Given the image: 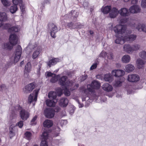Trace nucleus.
I'll list each match as a JSON object with an SVG mask.
<instances>
[{
    "instance_id": "6",
    "label": "nucleus",
    "mask_w": 146,
    "mask_h": 146,
    "mask_svg": "<svg viewBox=\"0 0 146 146\" xmlns=\"http://www.w3.org/2000/svg\"><path fill=\"white\" fill-rule=\"evenodd\" d=\"M0 28L3 29H8V32L11 33L17 32L20 29V27L17 25L11 27V25L9 24L4 23L0 21Z\"/></svg>"
},
{
    "instance_id": "33",
    "label": "nucleus",
    "mask_w": 146,
    "mask_h": 146,
    "mask_svg": "<svg viewBox=\"0 0 146 146\" xmlns=\"http://www.w3.org/2000/svg\"><path fill=\"white\" fill-rule=\"evenodd\" d=\"M56 95L57 94L55 92L51 91L49 93L48 96V98L50 99L54 100H56Z\"/></svg>"
},
{
    "instance_id": "4",
    "label": "nucleus",
    "mask_w": 146,
    "mask_h": 146,
    "mask_svg": "<svg viewBox=\"0 0 146 146\" xmlns=\"http://www.w3.org/2000/svg\"><path fill=\"white\" fill-rule=\"evenodd\" d=\"M12 110V111L15 112L17 111H19L20 116L23 120H27L30 116L29 112L26 111L19 105H17L15 107H13Z\"/></svg>"
},
{
    "instance_id": "24",
    "label": "nucleus",
    "mask_w": 146,
    "mask_h": 146,
    "mask_svg": "<svg viewBox=\"0 0 146 146\" xmlns=\"http://www.w3.org/2000/svg\"><path fill=\"white\" fill-rule=\"evenodd\" d=\"M135 67L133 65L131 64H128L125 66L124 70L126 72L130 73L133 71Z\"/></svg>"
},
{
    "instance_id": "48",
    "label": "nucleus",
    "mask_w": 146,
    "mask_h": 146,
    "mask_svg": "<svg viewBox=\"0 0 146 146\" xmlns=\"http://www.w3.org/2000/svg\"><path fill=\"white\" fill-rule=\"evenodd\" d=\"M56 92L58 96H60L62 94V90L60 88H58L56 90Z\"/></svg>"
},
{
    "instance_id": "38",
    "label": "nucleus",
    "mask_w": 146,
    "mask_h": 146,
    "mask_svg": "<svg viewBox=\"0 0 146 146\" xmlns=\"http://www.w3.org/2000/svg\"><path fill=\"white\" fill-rule=\"evenodd\" d=\"M17 5L14 4V5L11 6L10 8V11L12 13H15L17 10Z\"/></svg>"
},
{
    "instance_id": "32",
    "label": "nucleus",
    "mask_w": 146,
    "mask_h": 146,
    "mask_svg": "<svg viewBox=\"0 0 146 146\" xmlns=\"http://www.w3.org/2000/svg\"><path fill=\"white\" fill-rule=\"evenodd\" d=\"M32 68L31 63L29 62L26 65L24 70L25 73H28L30 72Z\"/></svg>"
},
{
    "instance_id": "13",
    "label": "nucleus",
    "mask_w": 146,
    "mask_h": 146,
    "mask_svg": "<svg viewBox=\"0 0 146 146\" xmlns=\"http://www.w3.org/2000/svg\"><path fill=\"white\" fill-rule=\"evenodd\" d=\"M50 29L51 36L53 38L56 37L55 34L58 31L57 27L53 24H52L49 26Z\"/></svg>"
},
{
    "instance_id": "35",
    "label": "nucleus",
    "mask_w": 146,
    "mask_h": 146,
    "mask_svg": "<svg viewBox=\"0 0 146 146\" xmlns=\"http://www.w3.org/2000/svg\"><path fill=\"white\" fill-rule=\"evenodd\" d=\"M1 2L5 7H9L11 5V2L8 0H1Z\"/></svg>"
},
{
    "instance_id": "54",
    "label": "nucleus",
    "mask_w": 146,
    "mask_h": 146,
    "mask_svg": "<svg viewBox=\"0 0 146 146\" xmlns=\"http://www.w3.org/2000/svg\"><path fill=\"white\" fill-rule=\"evenodd\" d=\"M87 77V75H86L84 76H83L80 78V80L82 81H84L85 79H86Z\"/></svg>"
},
{
    "instance_id": "21",
    "label": "nucleus",
    "mask_w": 146,
    "mask_h": 146,
    "mask_svg": "<svg viewBox=\"0 0 146 146\" xmlns=\"http://www.w3.org/2000/svg\"><path fill=\"white\" fill-rule=\"evenodd\" d=\"M113 76L110 74H106L104 75V79L106 81L111 83L113 80Z\"/></svg>"
},
{
    "instance_id": "1",
    "label": "nucleus",
    "mask_w": 146,
    "mask_h": 146,
    "mask_svg": "<svg viewBox=\"0 0 146 146\" xmlns=\"http://www.w3.org/2000/svg\"><path fill=\"white\" fill-rule=\"evenodd\" d=\"M128 20L127 19H121L120 23L121 24L117 25L113 28L116 33V39L115 42L117 44H123L127 41H132L135 39L136 36L134 35H129V33L126 30V26L122 25L126 23Z\"/></svg>"
},
{
    "instance_id": "55",
    "label": "nucleus",
    "mask_w": 146,
    "mask_h": 146,
    "mask_svg": "<svg viewBox=\"0 0 146 146\" xmlns=\"http://www.w3.org/2000/svg\"><path fill=\"white\" fill-rule=\"evenodd\" d=\"M41 67V64L40 63V64L38 65V68L37 70V72L38 74H40Z\"/></svg>"
},
{
    "instance_id": "34",
    "label": "nucleus",
    "mask_w": 146,
    "mask_h": 146,
    "mask_svg": "<svg viewBox=\"0 0 146 146\" xmlns=\"http://www.w3.org/2000/svg\"><path fill=\"white\" fill-rule=\"evenodd\" d=\"M137 29L140 31H143L146 32V27L144 25L139 24L137 27Z\"/></svg>"
},
{
    "instance_id": "58",
    "label": "nucleus",
    "mask_w": 146,
    "mask_h": 146,
    "mask_svg": "<svg viewBox=\"0 0 146 146\" xmlns=\"http://www.w3.org/2000/svg\"><path fill=\"white\" fill-rule=\"evenodd\" d=\"M66 121L65 120H62L60 121V123L61 124V125H64L65 123H66Z\"/></svg>"
},
{
    "instance_id": "19",
    "label": "nucleus",
    "mask_w": 146,
    "mask_h": 146,
    "mask_svg": "<svg viewBox=\"0 0 146 146\" xmlns=\"http://www.w3.org/2000/svg\"><path fill=\"white\" fill-rule=\"evenodd\" d=\"M61 61L60 59L58 58H55L52 59L47 62V63L48 66L50 67L51 66L56 64L57 62Z\"/></svg>"
},
{
    "instance_id": "59",
    "label": "nucleus",
    "mask_w": 146,
    "mask_h": 146,
    "mask_svg": "<svg viewBox=\"0 0 146 146\" xmlns=\"http://www.w3.org/2000/svg\"><path fill=\"white\" fill-rule=\"evenodd\" d=\"M137 2V0H132L131 1V3L133 4H136Z\"/></svg>"
},
{
    "instance_id": "25",
    "label": "nucleus",
    "mask_w": 146,
    "mask_h": 146,
    "mask_svg": "<svg viewBox=\"0 0 146 146\" xmlns=\"http://www.w3.org/2000/svg\"><path fill=\"white\" fill-rule=\"evenodd\" d=\"M67 26L69 28L72 29L76 28H81L82 27L83 25L80 24L79 23H78L77 25H75L71 22L67 23Z\"/></svg>"
},
{
    "instance_id": "14",
    "label": "nucleus",
    "mask_w": 146,
    "mask_h": 146,
    "mask_svg": "<svg viewBox=\"0 0 146 146\" xmlns=\"http://www.w3.org/2000/svg\"><path fill=\"white\" fill-rule=\"evenodd\" d=\"M139 80V76L135 74H129L128 76V80L130 82H135Z\"/></svg>"
},
{
    "instance_id": "49",
    "label": "nucleus",
    "mask_w": 146,
    "mask_h": 146,
    "mask_svg": "<svg viewBox=\"0 0 146 146\" xmlns=\"http://www.w3.org/2000/svg\"><path fill=\"white\" fill-rule=\"evenodd\" d=\"M122 82L119 80L116 81L114 85L116 86H119L121 85Z\"/></svg>"
},
{
    "instance_id": "39",
    "label": "nucleus",
    "mask_w": 146,
    "mask_h": 146,
    "mask_svg": "<svg viewBox=\"0 0 146 146\" xmlns=\"http://www.w3.org/2000/svg\"><path fill=\"white\" fill-rule=\"evenodd\" d=\"M37 116L35 115L33 117L30 122V124L32 125H35L36 124L37 122Z\"/></svg>"
},
{
    "instance_id": "22",
    "label": "nucleus",
    "mask_w": 146,
    "mask_h": 146,
    "mask_svg": "<svg viewBox=\"0 0 146 146\" xmlns=\"http://www.w3.org/2000/svg\"><path fill=\"white\" fill-rule=\"evenodd\" d=\"M119 13L121 15L124 16H128L129 15V13L127 9L125 8H122L118 11Z\"/></svg>"
},
{
    "instance_id": "7",
    "label": "nucleus",
    "mask_w": 146,
    "mask_h": 146,
    "mask_svg": "<svg viewBox=\"0 0 146 146\" xmlns=\"http://www.w3.org/2000/svg\"><path fill=\"white\" fill-rule=\"evenodd\" d=\"M58 84L62 86H64L65 87H69L73 85V83L69 81L67 77L65 76L59 78Z\"/></svg>"
},
{
    "instance_id": "41",
    "label": "nucleus",
    "mask_w": 146,
    "mask_h": 146,
    "mask_svg": "<svg viewBox=\"0 0 146 146\" xmlns=\"http://www.w3.org/2000/svg\"><path fill=\"white\" fill-rule=\"evenodd\" d=\"M26 138L28 140H30L31 139V134L29 132H26L25 134Z\"/></svg>"
},
{
    "instance_id": "47",
    "label": "nucleus",
    "mask_w": 146,
    "mask_h": 146,
    "mask_svg": "<svg viewBox=\"0 0 146 146\" xmlns=\"http://www.w3.org/2000/svg\"><path fill=\"white\" fill-rule=\"evenodd\" d=\"M16 125L18 126L20 128H21L23 125V121H20L17 123Z\"/></svg>"
},
{
    "instance_id": "64",
    "label": "nucleus",
    "mask_w": 146,
    "mask_h": 146,
    "mask_svg": "<svg viewBox=\"0 0 146 146\" xmlns=\"http://www.w3.org/2000/svg\"><path fill=\"white\" fill-rule=\"evenodd\" d=\"M78 86H79V85L78 84H76V86H75V88L73 89H72V90H74L75 89L77 88H78Z\"/></svg>"
},
{
    "instance_id": "57",
    "label": "nucleus",
    "mask_w": 146,
    "mask_h": 146,
    "mask_svg": "<svg viewBox=\"0 0 146 146\" xmlns=\"http://www.w3.org/2000/svg\"><path fill=\"white\" fill-rule=\"evenodd\" d=\"M88 5V3L87 2H84L83 3V5L84 8L86 7Z\"/></svg>"
},
{
    "instance_id": "11",
    "label": "nucleus",
    "mask_w": 146,
    "mask_h": 146,
    "mask_svg": "<svg viewBox=\"0 0 146 146\" xmlns=\"http://www.w3.org/2000/svg\"><path fill=\"white\" fill-rule=\"evenodd\" d=\"M12 2L14 4H19L21 12L23 14L25 12V5L22 3V0H12Z\"/></svg>"
},
{
    "instance_id": "3",
    "label": "nucleus",
    "mask_w": 146,
    "mask_h": 146,
    "mask_svg": "<svg viewBox=\"0 0 146 146\" xmlns=\"http://www.w3.org/2000/svg\"><path fill=\"white\" fill-rule=\"evenodd\" d=\"M18 40V37L16 35L14 34H11L9 38L10 43H5L4 45V48L6 49L11 50L13 48V46L17 43Z\"/></svg>"
},
{
    "instance_id": "17",
    "label": "nucleus",
    "mask_w": 146,
    "mask_h": 146,
    "mask_svg": "<svg viewBox=\"0 0 146 146\" xmlns=\"http://www.w3.org/2000/svg\"><path fill=\"white\" fill-rule=\"evenodd\" d=\"M35 85L33 83H31L27 85L23 89L24 92L27 93L31 92L34 88Z\"/></svg>"
},
{
    "instance_id": "36",
    "label": "nucleus",
    "mask_w": 146,
    "mask_h": 146,
    "mask_svg": "<svg viewBox=\"0 0 146 146\" xmlns=\"http://www.w3.org/2000/svg\"><path fill=\"white\" fill-rule=\"evenodd\" d=\"M40 53V50L38 49L35 50L33 52L32 57L33 59H35L38 57Z\"/></svg>"
},
{
    "instance_id": "28",
    "label": "nucleus",
    "mask_w": 146,
    "mask_h": 146,
    "mask_svg": "<svg viewBox=\"0 0 146 146\" xmlns=\"http://www.w3.org/2000/svg\"><path fill=\"white\" fill-rule=\"evenodd\" d=\"M130 56L127 54L123 56L121 58L122 62L125 63H127L129 62L131 60Z\"/></svg>"
},
{
    "instance_id": "42",
    "label": "nucleus",
    "mask_w": 146,
    "mask_h": 146,
    "mask_svg": "<svg viewBox=\"0 0 146 146\" xmlns=\"http://www.w3.org/2000/svg\"><path fill=\"white\" fill-rule=\"evenodd\" d=\"M132 51L133 52L134 51L137 50L139 49L140 48V46L139 45L135 44L133 45L132 46Z\"/></svg>"
},
{
    "instance_id": "62",
    "label": "nucleus",
    "mask_w": 146,
    "mask_h": 146,
    "mask_svg": "<svg viewBox=\"0 0 146 146\" xmlns=\"http://www.w3.org/2000/svg\"><path fill=\"white\" fill-rule=\"evenodd\" d=\"M74 109H73L70 110V113L71 114H72L74 112Z\"/></svg>"
},
{
    "instance_id": "63",
    "label": "nucleus",
    "mask_w": 146,
    "mask_h": 146,
    "mask_svg": "<svg viewBox=\"0 0 146 146\" xmlns=\"http://www.w3.org/2000/svg\"><path fill=\"white\" fill-rule=\"evenodd\" d=\"M56 143V146H57L59 143V140H56V141L54 142V143Z\"/></svg>"
},
{
    "instance_id": "29",
    "label": "nucleus",
    "mask_w": 146,
    "mask_h": 146,
    "mask_svg": "<svg viewBox=\"0 0 146 146\" xmlns=\"http://www.w3.org/2000/svg\"><path fill=\"white\" fill-rule=\"evenodd\" d=\"M47 99L46 101V104L48 106H55V103L57 102V100H52Z\"/></svg>"
},
{
    "instance_id": "60",
    "label": "nucleus",
    "mask_w": 146,
    "mask_h": 146,
    "mask_svg": "<svg viewBox=\"0 0 146 146\" xmlns=\"http://www.w3.org/2000/svg\"><path fill=\"white\" fill-rule=\"evenodd\" d=\"M78 102L79 104L78 105L79 108H82L83 106L84 105L83 104H80L78 101Z\"/></svg>"
},
{
    "instance_id": "8",
    "label": "nucleus",
    "mask_w": 146,
    "mask_h": 146,
    "mask_svg": "<svg viewBox=\"0 0 146 146\" xmlns=\"http://www.w3.org/2000/svg\"><path fill=\"white\" fill-rule=\"evenodd\" d=\"M39 90L37 89L30 94L28 97V102L31 104L33 101L36 102L37 100V95Z\"/></svg>"
},
{
    "instance_id": "16",
    "label": "nucleus",
    "mask_w": 146,
    "mask_h": 146,
    "mask_svg": "<svg viewBox=\"0 0 146 146\" xmlns=\"http://www.w3.org/2000/svg\"><path fill=\"white\" fill-rule=\"evenodd\" d=\"M146 63L145 61L140 58H138L136 61V64L137 68L139 69H142Z\"/></svg>"
},
{
    "instance_id": "15",
    "label": "nucleus",
    "mask_w": 146,
    "mask_h": 146,
    "mask_svg": "<svg viewBox=\"0 0 146 146\" xmlns=\"http://www.w3.org/2000/svg\"><path fill=\"white\" fill-rule=\"evenodd\" d=\"M129 11L131 13H137L140 12V9L138 5H134L131 6L129 8Z\"/></svg>"
},
{
    "instance_id": "23",
    "label": "nucleus",
    "mask_w": 146,
    "mask_h": 146,
    "mask_svg": "<svg viewBox=\"0 0 146 146\" xmlns=\"http://www.w3.org/2000/svg\"><path fill=\"white\" fill-rule=\"evenodd\" d=\"M8 18L7 14L5 12H0V21L2 22L8 21Z\"/></svg>"
},
{
    "instance_id": "43",
    "label": "nucleus",
    "mask_w": 146,
    "mask_h": 146,
    "mask_svg": "<svg viewBox=\"0 0 146 146\" xmlns=\"http://www.w3.org/2000/svg\"><path fill=\"white\" fill-rule=\"evenodd\" d=\"M35 47L33 45V44L30 43L27 46L26 48H25V49L26 50H29V49L30 50H32Z\"/></svg>"
},
{
    "instance_id": "20",
    "label": "nucleus",
    "mask_w": 146,
    "mask_h": 146,
    "mask_svg": "<svg viewBox=\"0 0 146 146\" xmlns=\"http://www.w3.org/2000/svg\"><path fill=\"white\" fill-rule=\"evenodd\" d=\"M119 13L118 10L115 7L113 8L109 13V16L111 18L116 17Z\"/></svg>"
},
{
    "instance_id": "40",
    "label": "nucleus",
    "mask_w": 146,
    "mask_h": 146,
    "mask_svg": "<svg viewBox=\"0 0 146 146\" xmlns=\"http://www.w3.org/2000/svg\"><path fill=\"white\" fill-rule=\"evenodd\" d=\"M139 56L141 58L146 60V52L142 51L140 52L139 54Z\"/></svg>"
},
{
    "instance_id": "37",
    "label": "nucleus",
    "mask_w": 146,
    "mask_h": 146,
    "mask_svg": "<svg viewBox=\"0 0 146 146\" xmlns=\"http://www.w3.org/2000/svg\"><path fill=\"white\" fill-rule=\"evenodd\" d=\"M59 78H60V75H56L55 74V76H53V77H52L50 81L52 83H55L58 80Z\"/></svg>"
},
{
    "instance_id": "53",
    "label": "nucleus",
    "mask_w": 146,
    "mask_h": 146,
    "mask_svg": "<svg viewBox=\"0 0 146 146\" xmlns=\"http://www.w3.org/2000/svg\"><path fill=\"white\" fill-rule=\"evenodd\" d=\"M107 58L110 60L113 59V54L111 53H110L107 56Z\"/></svg>"
},
{
    "instance_id": "5",
    "label": "nucleus",
    "mask_w": 146,
    "mask_h": 146,
    "mask_svg": "<svg viewBox=\"0 0 146 146\" xmlns=\"http://www.w3.org/2000/svg\"><path fill=\"white\" fill-rule=\"evenodd\" d=\"M22 52L21 46H18L15 52V54L10 58V61L12 63L15 64L17 62L20 58Z\"/></svg>"
},
{
    "instance_id": "2",
    "label": "nucleus",
    "mask_w": 146,
    "mask_h": 146,
    "mask_svg": "<svg viewBox=\"0 0 146 146\" xmlns=\"http://www.w3.org/2000/svg\"><path fill=\"white\" fill-rule=\"evenodd\" d=\"M101 86L100 83L97 80H94L92 82L91 84L87 85V88L84 89L82 88L83 94L82 96V101L89 99L96 100L98 98V96L95 94L94 89H98Z\"/></svg>"
},
{
    "instance_id": "26",
    "label": "nucleus",
    "mask_w": 146,
    "mask_h": 146,
    "mask_svg": "<svg viewBox=\"0 0 146 146\" xmlns=\"http://www.w3.org/2000/svg\"><path fill=\"white\" fill-rule=\"evenodd\" d=\"M53 121L50 119H47L45 120L43 123V126L44 127L50 128L52 127L53 125Z\"/></svg>"
},
{
    "instance_id": "50",
    "label": "nucleus",
    "mask_w": 146,
    "mask_h": 146,
    "mask_svg": "<svg viewBox=\"0 0 146 146\" xmlns=\"http://www.w3.org/2000/svg\"><path fill=\"white\" fill-rule=\"evenodd\" d=\"M107 55V53L104 51H102L100 55V56L103 58H105Z\"/></svg>"
},
{
    "instance_id": "56",
    "label": "nucleus",
    "mask_w": 146,
    "mask_h": 146,
    "mask_svg": "<svg viewBox=\"0 0 146 146\" xmlns=\"http://www.w3.org/2000/svg\"><path fill=\"white\" fill-rule=\"evenodd\" d=\"M11 127H10V129H11ZM10 136H11V137H12L14 135V132L13 131H11L10 130Z\"/></svg>"
},
{
    "instance_id": "52",
    "label": "nucleus",
    "mask_w": 146,
    "mask_h": 146,
    "mask_svg": "<svg viewBox=\"0 0 146 146\" xmlns=\"http://www.w3.org/2000/svg\"><path fill=\"white\" fill-rule=\"evenodd\" d=\"M98 64L97 63H95L94 64L90 67V70H92L96 68L97 67Z\"/></svg>"
},
{
    "instance_id": "44",
    "label": "nucleus",
    "mask_w": 146,
    "mask_h": 146,
    "mask_svg": "<svg viewBox=\"0 0 146 146\" xmlns=\"http://www.w3.org/2000/svg\"><path fill=\"white\" fill-rule=\"evenodd\" d=\"M65 88L64 92L65 95L67 96H69L70 94V91L68 90L67 87H65Z\"/></svg>"
},
{
    "instance_id": "61",
    "label": "nucleus",
    "mask_w": 146,
    "mask_h": 146,
    "mask_svg": "<svg viewBox=\"0 0 146 146\" xmlns=\"http://www.w3.org/2000/svg\"><path fill=\"white\" fill-rule=\"evenodd\" d=\"M127 94H129L131 93V90H129V89H128V88H127Z\"/></svg>"
},
{
    "instance_id": "27",
    "label": "nucleus",
    "mask_w": 146,
    "mask_h": 146,
    "mask_svg": "<svg viewBox=\"0 0 146 146\" xmlns=\"http://www.w3.org/2000/svg\"><path fill=\"white\" fill-rule=\"evenodd\" d=\"M123 50L128 53H131L132 52V46L129 44H125L123 47Z\"/></svg>"
},
{
    "instance_id": "12",
    "label": "nucleus",
    "mask_w": 146,
    "mask_h": 146,
    "mask_svg": "<svg viewBox=\"0 0 146 146\" xmlns=\"http://www.w3.org/2000/svg\"><path fill=\"white\" fill-rule=\"evenodd\" d=\"M111 74L113 76L119 77L124 75L125 72L121 70H114L112 71Z\"/></svg>"
},
{
    "instance_id": "30",
    "label": "nucleus",
    "mask_w": 146,
    "mask_h": 146,
    "mask_svg": "<svg viewBox=\"0 0 146 146\" xmlns=\"http://www.w3.org/2000/svg\"><path fill=\"white\" fill-rule=\"evenodd\" d=\"M111 7L110 6H106L103 7L101 9V11L104 14L108 13L111 10Z\"/></svg>"
},
{
    "instance_id": "10",
    "label": "nucleus",
    "mask_w": 146,
    "mask_h": 146,
    "mask_svg": "<svg viewBox=\"0 0 146 146\" xmlns=\"http://www.w3.org/2000/svg\"><path fill=\"white\" fill-rule=\"evenodd\" d=\"M55 111L52 109H46L44 111V114L46 117L48 118L53 117L55 115Z\"/></svg>"
},
{
    "instance_id": "9",
    "label": "nucleus",
    "mask_w": 146,
    "mask_h": 146,
    "mask_svg": "<svg viewBox=\"0 0 146 146\" xmlns=\"http://www.w3.org/2000/svg\"><path fill=\"white\" fill-rule=\"evenodd\" d=\"M48 134L46 130L44 131L42 133L41 137L42 140L40 143V146H48L46 140L48 138Z\"/></svg>"
},
{
    "instance_id": "51",
    "label": "nucleus",
    "mask_w": 146,
    "mask_h": 146,
    "mask_svg": "<svg viewBox=\"0 0 146 146\" xmlns=\"http://www.w3.org/2000/svg\"><path fill=\"white\" fill-rule=\"evenodd\" d=\"M75 11H72L69 14V17H70L71 18L72 17H71L72 16H73L72 17H73L74 16L75 17H77L78 14V13H76L77 15H76V16H74V14H75Z\"/></svg>"
},
{
    "instance_id": "18",
    "label": "nucleus",
    "mask_w": 146,
    "mask_h": 146,
    "mask_svg": "<svg viewBox=\"0 0 146 146\" xmlns=\"http://www.w3.org/2000/svg\"><path fill=\"white\" fill-rule=\"evenodd\" d=\"M102 88L104 90L108 92L111 91L113 89L112 86L107 83H104L102 86Z\"/></svg>"
},
{
    "instance_id": "45",
    "label": "nucleus",
    "mask_w": 146,
    "mask_h": 146,
    "mask_svg": "<svg viewBox=\"0 0 146 146\" xmlns=\"http://www.w3.org/2000/svg\"><path fill=\"white\" fill-rule=\"evenodd\" d=\"M45 75L46 77H53V76H55V74L52 73L51 72L47 71L45 73Z\"/></svg>"
},
{
    "instance_id": "31",
    "label": "nucleus",
    "mask_w": 146,
    "mask_h": 146,
    "mask_svg": "<svg viewBox=\"0 0 146 146\" xmlns=\"http://www.w3.org/2000/svg\"><path fill=\"white\" fill-rule=\"evenodd\" d=\"M68 103V100L66 98L61 99L59 102V104L60 106L62 107H65L67 105Z\"/></svg>"
},
{
    "instance_id": "46",
    "label": "nucleus",
    "mask_w": 146,
    "mask_h": 146,
    "mask_svg": "<svg viewBox=\"0 0 146 146\" xmlns=\"http://www.w3.org/2000/svg\"><path fill=\"white\" fill-rule=\"evenodd\" d=\"M141 5L143 8H146V0H142Z\"/></svg>"
}]
</instances>
